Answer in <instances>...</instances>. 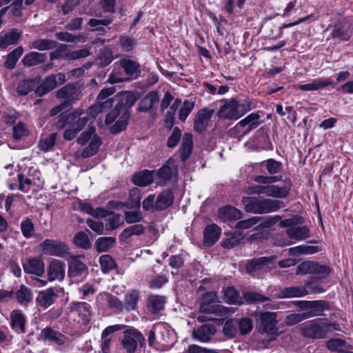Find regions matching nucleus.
Here are the masks:
<instances>
[{
	"instance_id": "nucleus-1",
	"label": "nucleus",
	"mask_w": 353,
	"mask_h": 353,
	"mask_svg": "<svg viewBox=\"0 0 353 353\" xmlns=\"http://www.w3.org/2000/svg\"><path fill=\"white\" fill-rule=\"evenodd\" d=\"M280 180H281V176L257 175L254 177V181L259 184L245 187L243 192L247 194H265L271 197L285 198L288 194V190L285 187L272 185L273 183Z\"/></svg>"
},
{
	"instance_id": "nucleus-2",
	"label": "nucleus",
	"mask_w": 353,
	"mask_h": 353,
	"mask_svg": "<svg viewBox=\"0 0 353 353\" xmlns=\"http://www.w3.org/2000/svg\"><path fill=\"white\" fill-rule=\"evenodd\" d=\"M99 113L91 112V106L85 111L81 108L74 110L67 116L68 127L63 132V138L67 141L74 139L87 125L92 123Z\"/></svg>"
},
{
	"instance_id": "nucleus-3",
	"label": "nucleus",
	"mask_w": 353,
	"mask_h": 353,
	"mask_svg": "<svg viewBox=\"0 0 353 353\" xmlns=\"http://www.w3.org/2000/svg\"><path fill=\"white\" fill-rule=\"evenodd\" d=\"M253 108H254L253 103L248 99L242 100L231 99L225 101L224 104L218 111L217 116L221 119L237 120Z\"/></svg>"
},
{
	"instance_id": "nucleus-4",
	"label": "nucleus",
	"mask_w": 353,
	"mask_h": 353,
	"mask_svg": "<svg viewBox=\"0 0 353 353\" xmlns=\"http://www.w3.org/2000/svg\"><path fill=\"white\" fill-rule=\"evenodd\" d=\"M245 212L253 214H268L277 211L283 203L278 200L263 197L243 196L241 200Z\"/></svg>"
},
{
	"instance_id": "nucleus-5",
	"label": "nucleus",
	"mask_w": 353,
	"mask_h": 353,
	"mask_svg": "<svg viewBox=\"0 0 353 353\" xmlns=\"http://www.w3.org/2000/svg\"><path fill=\"white\" fill-rule=\"evenodd\" d=\"M120 343L125 353H135L139 346L144 345L145 338L137 329L129 327L123 331Z\"/></svg>"
},
{
	"instance_id": "nucleus-6",
	"label": "nucleus",
	"mask_w": 353,
	"mask_h": 353,
	"mask_svg": "<svg viewBox=\"0 0 353 353\" xmlns=\"http://www.w3.org/2000/svg\"><path fill=\"white\" fill-rule=\"evenodd\" d=\"M277 314L273 312H259L257 314V328L260 333L276 334L279 331Z\"/></svg>"
},
{
	"instance_id": "nucleus-7",
	"label": "nucleus",
	"mask_w": 353,
	"mask_h": 353,
	"mask_svg": "<svg viewBox=\"0 0 353 353\" xmlns=\"http://www.w3.org/2000/svg\"><path fill=\"white\" fill-rule=\"evenodd\" d=\"M199 310L205 314H224L228 309L219 303L217 294L210 292L202 295L200 301Z\"/></svg>"
},
{
	"instance_id": "nucleus-8",
	"label": "nucleus",
	"mask_w": 353,
	"mask_h": 353,
	"mask_svg": "<svg viewBox=\"0 0 353 353\" xmlns=\"http://www.w3.org/2000/svg\"><path fill=\"white\" fill-rule=\"evenodd\" d=\"M179 172L178 165L174 161L170 159L158 170L154 171L157 183L159 185H165L173 178H176Z\"/></svg>"
},
{
	"instance_id": "nucleus-9",
	"label": "nucleus",
	"mask_w": 353,
	"mask_h": 353,
	"mask_svg": "<svg viewBox=\"0 0 353 353\" xmlns=\"http://www.w3.org/2000/svg\"><path fill=\"white\" fill-rule=\"evenodd\" d=\"M300 332L304 337L321 339L326 337L325 327L323 322L316 320L309 321L303 323L300 327Z\"/></svg>"
},
{
	"instance_id": "nucleus-10",
	"label": "nucleus",
	"mask_w": 353,
	"mask_h": 353,
	"mask_svg": "<svg viewBox=\"0 0 353 353\" xmlns=\"http://www.w3.org/2000/svg\"><path fill=\"white\" fill-rule=\"evenodd\" d=\"M137 98L133 94H127L119 97L117 105L121 109L122 114L121 121L117 124L119 130H124L128 125L130 117V109L136 103Z\"/></svg>"
},
{
	"instance_id": "nucleus-11",
	"label": "nucleus",
	"mask_w": 353,
	"mask_h": 353,
	"mask_svg": "<svg viewBox=\"0 0 353 353\" xmlns=\"http://www.w3.org/2000/svg\"><path fill=\"white\" fill-rule=\"evenodd\" d=\"M65 81V76L63 73L59 72L57 74L48 75L37 87L34 93L38 97H42L54 90L58 84H63Z\"/></svg>"
},
{
	"instance_id": "nucleus-12",
	"label": "nucleus",
	"mask_w": 353,
	"mask_h": 353,
	"mask_svg": "<svg viewBox=\"0 0 353 353\" xmlns=\"http://www.w3.org/2000/svg\"><path fill=\"white\" fill-rule=\"evenodd\" d=\"M87 212L94 217H106V228L109 230H113L119 228L120 225L123 223V219L121 215L116 214L114 212L108 213V212L102 208H98L94 209L90 206H88Z\"/></svg>"
},
{
	"instance_id": "nucleus-13",
	"label": "nucleus",
	"mask_w": 353,
	"mask_h": 353,
	"mask_svg": "<svg viewBox=\"0 0 353 353\" xmlns=\"http://www.w3.org/2000/svg\"><path fill=\"white\" fill-rule=\"evenodd\" d=\"M56 97L64 100L63 105L68 106L80 99L81 92L76 85L68 83L57 91Z\"/></svg>"
},
{
	"instance_id": "nucleus-14",
	"label": "nucleus",
	"mask_w": 353,
	"mask_h": 353,
	"mask_svg": "<svg viewBox=\"0 0 353 353\" xmlns=\"http://www.w3.org/2000/svg\"><path fill=\"white\" fill-rule=\"evenodd\" d=\"M39 251L46 255L63 256L67 252V246L63 243L53 239H46L38 245Z\"/></svg>"
},
{
	"instance_id": "nucleus-15",
	"label": "nucleus",
	"mask_w": 353,
	"mask_h": 353,
	"mask_svg": "<svg viewBox=\"0 0 353 353\" xmlns=\"http://www.w3.org/2000/svg\"><path fill=\"white\" fill-rule=\"evenodd\" d=\"M115 92L114 88H107L103 89L97 97V102L91 106V112L96 111L100 113L107 110L113 106L114 100L109 98Z\"/></svg>"
},
{
	"instance_id": "nucleus-16",
	"label": "nucleus",
	"mask_w": 353,
	"mask_h": 353,
	"mask_svg": "<svg viewBox=\"0 0 353 353\" xmlns=\"http://www.w3.org/2000/svg\"><path fill=\"white\" fill-rule=\"evenodd\" d=\"M214 113V109L208 108L199 110L195 114L194 120V130L198 133L204 132Z\"/></svg>"
},
{
	"instance_id": "nucleus-17",
	"label": "nucleus",
	"mask_w": 353,
	"mask_h": 353,
	"mask_svg": "<svg viewBox=\"0 0 353 353\" xmlns=\"http://www.w3.org/2000/svg\"><path fill=\"white\" fill-rule=\"evenodd\" d=\"M65 264L58 259H52L47 268V275L49 281H61L65 278Z\"/></svg>"
},
{
	"instance_id": "nucleus-18",
	"label": "nucleus",
	"mask_w": 353,
	"mask_h": 353,
	"mask_svg": "<svg viewBox=\"0 0 353 353\" xmlns=\"http://www.w3.org/2000/svg\"><path fill=\"white\" fill-rule=\"evenodd\" d=\"M159 102V92L157 90L150 91L141 99L137 110L140 112H152Z\"/></svg>"
},
{
	"instance_id": "nucleus-19",
	"label": "nucleus",
	"mask_w": 353,
	"mask_h": 353,
	"mask_svg": "<svg viewBox=\"0 0 353 353\" xmlns=\"http://www.w3.org/2000/svg\"><path fill=\"white\" fill-rule=\"evenodd\" d=\"M59 295L52 288H48L39 292L36 303L37 305L46 309L52 305L58 299Z\"/></svg>"
},
{
	"instance_id": "nucleus-20",
	"label": "nucleus",
	"mask_w": 353,
	"mask_h": 353,
	"mask_svg": "<svg viewBox=\"0 0 353 353\" xmlns=\"http://www.w3.org/2000/svg\"><path fill=\"white\" fill-rule=\"evenodd\" d=\"M23 268L26 273L34 274L37 276H41L45 272L44 263L38 257L28 259L23 264Z\"/></svg>"
},
{
	"instance_id": "nucleus-21",
	"label": "nucleus",
	"mask_w": 353,
	"mask_h": 353,
	"mask_svg": "<svg viewBox=\"0 0 353 353\" xmlns=\"http://www.w3.org/2000/svg\"><path fill=\"white\" fill-rule=\"evenodd\" d=\"M221 229L216 224L208 225L203 230V245L212 247L219 240Z\"/></svg>"
},
{
	"instance_id": "nucleus-22",
	"label": "nucleus",
	"mask_w": 353,
	"mask_h": 353,
	"mask_svg": "<svg viewBox=\"0 0 353 353\" xmlns=\"http://www.w3.org/2000/svg\"><path fill=\"white\" fill-rule=\"evenodd\" d=\"M41 336L43 340L53 342L58 345H64L68 340L66 336L50 327L43 329L41 332Z\"/></svg>"
},
{
	"instance_id": "nucleus-23",
	"label": "nucleus",
	"mask_w": 353,
	"mask_h": 353,
	"mask_svg": "<svg viewBox=\"0 0 353 353\" xmlns=\"http://www.w3.org/2000/svg\"><path fill=\"white\" fill-rule=\"evenodd\" d=\"M26 317L21 310H14L11 312L10 325L14 331L21 334L26 333Z\"/></svg>"
},
{
	"instance_id": "nucleus-24",
	"label": "nucleus",
	"mask_w": 353,
	"mask_h": 353,
	"mask_svg": "<svg viewBox=\"0 0 353 353\" xmlns=\"http://www.w3.org/2000/svg\"><path fill=\"white\" fill-rule=\"evenodd\" d=\"M216 332V327L214 325L205 324L193 331L192 336L201 342L209 341Z\"/></svg>"
},
{
	"instance_id": "nucleus-25",
	"label": "nucleus",
	"mask_w": 353,
	"mask_h": 353,
	"mask_svg": "<svg viewBox=\"0 0 353 353\" xmlns=\"http://www.w3.org/2000/svg\"><path fill=\"white\" fill-rule=\"evenodd\" d=\"M275 259V256H261L248 261L245 268L248 273H252L260 270L265 266L271 264Z\"/></svg>"
},
{
	"instance_id": "nucleus-26",
	"label": "nucleus",
	"mask_w": 353,
	"mask_h": 353,
	"mask_svg": "<svg viewBox=\"0 0 353 353\" xmlns=\"http://www.w3.org/2000/svg\"><path fill=\"white\" fill-rule=\"evenodd\" d=\"M88 270L87 266L79 257H72L68 263V276L78 277L85 274Z\"/></svg>"
},
{
	"instance_id": "nucleus-27",
	"label": "nucleus",
	"mask_w": 353,
	"mask_h": 353,
	"mask_svg": "<svg viewBox=\"0 0 353 353\" xmlns=\"http://www.w3.org/2000/svg\"><path fill=\"white\" fill-rule=\"evenodd\" d=\"M40 79L38 77L26 78L19 81L17 92L20 96H26L32 92L39 83Z\"/></svg>"
},
{
	"instance_id": "nucleus-28",
	"label": "nucleus",
	"mask_w": 353,
	"mask_h": 353,
	"mask_svg": "<svg viewBox=\"0 0 353 353\" xmlns=\"http://www.w3.org/2000/svg\"><path fill=\"white\" fill-rule=\"evenodd\" d=\"M260 115L257 112H252L248 114L246 117L241 120L236 127L245 128L243 132L244 134H248L252 130L256 128L260 125Z\"/></svg>"
},
{
	"instance_id": "nucleus-29",
	"label": "nucleus",
	"mask_w": 353,
	"mask_h": 353,
	"mask_svg": "<svg viewBox=\"0 0 353 353\" xmlns=\"http://www.w3.org/2000/svg\"><path fill=\"white\" fill-rule=\"evenodd\" d=\"M241 215L242 212L239 210L230 205L223 207L218 211V216L223 222L238 220Z\"/></svg>"
},
{
	"instance_id": "nucleus-30",
	"label": "nucleus",
	"mask_w": 353,
	"mask_h": 353,
	"mask_svg": "<svg viewBox=\"0 0 353 353\" xmlns=\"http://www.w3.org/2000/svg\"><path fill=\"white\" fill-rule=\"evenodd\" d=\"M308 294L307 290L303 286H290L281 290L277 295L279 299H288L293 297H302Z\"/></svg>"
},
{
	"instance_id": "nucleus-31",
	"label": "nucleus",
	"mask_w": 353,
	"mask_h": 353,
	"mask_svg": "<svg viewBox=\"0 0 353 353\" xmlns=\"http://www.w3.org/2000/svg\"><path fill=\"white\" fill-rule=\"evenodd\" d=\"M47 54L36 51L30 52L22 59L21 63L26 67H32L44 63L47 60Z\"/></svg>"
},
{
	"instance_id": "nucleus-32",
	"label": "nucleus",
	"mask_w": 353,
	"mask_h": 353,
	"mask_svg": "<svg viewBox=\"0 0 353 353\" xmlns=\"http://www.w3.org/2000/svg\"><path fill=\"white\" fill-rule=\"evenodd\" d=\"M331 85H334V83L330 78L320 77L313 79L310 83L301 85L300 89L303 91H316Z\"/></svg>"
},
{
	"instance_id": "nucleus-33",
	"label": "nucleus",
	"mask_w": 353,
	"mask_h": 353,
	"mask_svg": "<svg viewBox=\"0 0 353 353\" xmlns=\"http://www.w3.org/2000/svg\"><path fill=\"white\" fill-rule=\"evenodd\" d=\"M165 301V296L153 294L149 296L147 301L148 311L152 314H158L164 309Z\"/></svg>"
},
{
	"instance_id": "nucleus-34",
	"label": "nucleus",
	"mask_w": 353,
	"mask_h": 353,
	"mask_svg": "<svg viewBox=\"0 0 353 353\" xmlns=\"http://www.w3.org/2000/svg\"><path fill=\"white\" fill-rule=\"evenodd\" d=\"M286 234L290 239L296 241L304 240L310 236V231L306 225H297V224L287 229Z\"/></svg>"
},
{
	"instance_id": "nucleus-35",
	"label": "nucleus",
	"mask_w": 353,
	"mask_h": 353,
	"mask_svg": "<svg viewBox=\"0 0 353 353\" xmlns=\"http://www.w3.org/2000/svg\"><path fill=\"white\" fill-rule=\"evenodd\" d=\"M174 200V195L170 190H165L159 194L155 201L157 210H163L170 206Z\"/></svg>"
},
{
	"instance_id": "nucleus-36",
	"label": "nucleus",
	"mask_w": 353,
	"mask_h": 353,
	"mask_svg": "<svg viewBox=\"0 0 353 353\" xmlns=\"http://www.w3.org/2000/svg\"><path fill=\"white\" fill-rule=\"evenodd\" d=\"M14 296L17 301L23 305H27L33 299V293L32 290L25 285H21L14 292Z\"/></svg>"
},
{
	"instance_id": "nucleus-37",
	"label": "nucleus",
	"mask_w": 353,
	"mask_h": 353,
	"mask_svg": "<svg viewBox=\"0 0 353 353\" xmlns=\"http://www.w3.org/2000/svg\"><path fill=\"white\" fill-rule=\"evenodd\" d=\"M72 310L81 317L84 324H87L91 316V306L85 302H77L72 303Z\"/></svg>"
},
{
	"instance_id": "nucleus-38",
	"label": "nucleus",
	"mask_w": 353,
	"mask_h": 353,
	"mask_svg": "<svg viewBox=\"0 0 353 353\" xmlns=\"http://www.w3.org/2000/svg\"><path fill=\"white\" fill-rule=\"evenodd\" d=\"M328 308V304L325 301H311L308 311L304 312L306 319L319 316Z\"/></svg>"
},
{
	"instance_id": "nucleus-39",
	"label": "nucleus",
	"mask_w": 353,
	"mask_h": 353,
	"mask_svg": "<svg viewBox=\"0 0 353 353\" xmlns=\"http://www.w3.org/2000/svg\"><path fill=\"white\" fill-rule=\"evenodd\" d=\"M121 117L122 114L121 113V109L119 108L117 105H116L114 108L107 114L105 118L106 124H110L115 121V123L112 125L110 128V130L112 133L116 134L123 130H119V126L117 125L119 123V121H121L120 119L121 118Z\"/></svg>"
},
{
	"instance_id": "nucleus-40",
	"label": "nucleus",
	"mask_w": 353,
	"mask_h": 353,
	"mask_svg": "<svg viewBox=\"0 0 353 353\" xmlns=\"http://www.w3.org/2000/svg\"><path fill=\"white\" fill-rule=\"evenodd\" d=\"M154 171L145 170L134 174L132 178L133 183L139 186H147L151 184L154 180Z\"/></svg>"
},
{
	"instance_id": "nucleus-41",
	"label": "nucleus",
	"mask_w": 353,
	"mask_h": 353,
	"mask_svg": "<svg viewBox=\"0 0 353 353\" xmlns=\"http://www.w3.org/2000/svg\"><path fill=\"white\" fill-rule=\"evenodd\" d=\"M101 145V140L99 136L94 134L87 147H85L81 153L82 158H88L94 156L98 151Z\"/></svg>"
},
{
	"instance_id": "nucleus-42",
	"label": "nucleus",
	"mask_w": 353,
	"mask_h": 353,
	"mask_svg": "<svg viewBox=\"0 0 353 353\" xmlns=\"http://www.w3.org/2000/svg\"><path fill=\"white\" fill-rule=\"evenodd\" d=\"M145 228L141 224H134L126 228L119 235V239L122 241L126 242L129 238L136 235L139 236L144 233Z\"/></svg>"
},
{
	"instance_id": "nucleus-43",
	"label": "nucleus",
	"mask_w": 353,
	"mask_h": 353,
	"mask_svg": "<svg viewBox=\"0 0 353 353\" xmlns=\"http://www.w3.org/2000/svg\"><path fill=\"white\" fill-rule=\"evenodd\" d=\"M192 135L190 133H185L180 147L181 159L185 161L192 152Z\"/></svg>"
},
{
	"instance_id": "nucleus-44",
	"label": "nucleus",
	"mask_w": 353,
	"mask_h": 353,
	"mask_svg": "<svg viewBox=\"0 0 353 353\" xmlns=\"http://www.w3.org/2000/svg\"><path fill=\"white\" fill-rule=\"evenodd\" d=\"M224 301L229 304L241 305L243 303L239 292L233 287H227L223 290Z\"/></svg>"
},
{
	"instance_id": "nucleus-45",
	"label": "nucleus",
	"mask_w": 353,
	"mask_h": 353,
	"mask_svg": "<svg viewBox=\"0 0 353 353\" xmlns=\"http://www.w3.org/2000/svg\"><path fill=\"white\" fill-rule=\"evenodd\" d=\"M57 42L48 39H38L33 41L31 48L39 51L50 50L57 46Z\"/></svg>"
},
{
	"instance_id": "nucleus-46",
	"label": "nucleus",
	"mask_w": 353,
	"mask_h": 353,
	"mask_svg": "<svg viewBox=\"0 0 353 353\" xmlns=\"http://www.w3.org/2000/svg\"><path fill=\"white\" fill-rule=\"evenodd\" d=\"M116 238L113 236H103L99 238L95 243L96 250L98 252H106L113 247Z\"/></svg>"
},
{
	"instance_id": "nucleus-47",
	"label": "nucleus",
	"mask_w": 353,
	"mask_h": 353,
	"mask_svg": "<svg viewBox=\"0 0 353 353\" xmlns=\"http://www.w3.org/2000/svg\"><path fill=\"white\" fill-rule=\"evenodd\" d=\"M19 38L20 34L14 30L3 35L0 34V48H6L10 45L15 44Z\"/></svg>"
},
{
	"instance_id": "nucleus-48",
	"label": "nucleus",
	"mask_w": 353,
	"mask_h": 353,
	"mask_svg": "<svg viewBox=\"0 0 353 353\" xmlns=\"http://www.w3.org/2000/svg\"><path fill=\"white\" fill-rule=\"evenodd\" d=\"M331 36L341 41H348L351 37V32L343 24L339 23L334 26Z\"/></svg>"
},
{
	"instance_id": "nucleus-49",
	"label": "nucleus",
	"mask_w": 353,
	"mask_h": 353,
	"mask_svg": "<svg viewBox=\"0 0 353 353\" xmlns=\"http://www.w3.org/2000/svg\"><path fill=\"white\" fill-rule=\"evenodd\" d=\"M99 263L101 271L104 273H108L117 268V263L114 259L109 254H103L99 258Z\"/></svg>"
},
{
	"instance_id": "nucleus-50",
	"label": "nucleus",
	"mask_w": 353,
	"mask_h": 353,
	"mask_svg": "<svg viewBox=\"0 0 353 353\" xmlns=\"http://www.w3.org/2000/svg\"><path fill=\"white\" fill-rule=\"evenodd\" d=\"M120 65L128 75H134L139 71V64L129 59H123L119 61Z\"/></svg>"
},
{
	"instance_id": "nucleus-51",
	"label": "nucleus",
	"mask_w": 353,
	"mask_h": 353,
	"mask_svg": "<svg viewBox=\"0 0 353 353\" xmlns=\"http://www.w3.org/2000/svg\"><path fill=\"white\" fill-rule=\"evenodd\" d=\"M139 299V292L137 290H131L125 296L124 308L128 311L134 310L136 309L137 301Z\"/></svg>"
},
{
	"instance_id": "nucleus-52",
	"label": "nucleus",
	"mask_w": 353,
	"mask_h": 353,
	"mask_svg": "<svg viewBox=\"0 0 353 353\" xmlns=\"http://www.w3.org/2000/svg\"><path fill=\"white\" fill-rule=\"evenodd\" d=\"M29 135V130L26 125L22 122H19L12 127V137L14 140H22Z\"/></svg>"
},
{
	"instance_id": "nucleus-53",
	"label": "nucleus",
	"mask_w": 353,
	"mask_h": 353,
	"mask_svg": "<svg viewBox=\"0 0 353 353\" xmlns=\"http://www.w3.org/2000/svg\"><path fill=\"white\" fill-rule=\"evenodd\" d=\"M113 60L112 52L110 48H104L99 52L97 63L102 67L109 65Z\"/></svg>"
},
{
	"instance_id": "nucleus-54",
	"label": "nucleus",
	"mask_w": 353,
	"mask_h": 353,
	"mask_svg": "<svg viewBox=\"0 0 353 353\" xmlns=\"http://www.w3.org/2000/svg\"><path fill=\"white\" fill-rule=\"evenodd\" d=\"M195 107V101L185 100L179 111V119L184 122Z\"/></svg>"
},
{
	"instance_id": "nucleus-55",
	"label": "nucleus",
	"mask_w": 353,
	"mask_h": 353,
	"mask_svg": "<svg viewBox=\"0 0 353 353\" xmlns=\"http://www.w3.org/2000/svg\"><path fill=\"white\" fill-rule=\"evenodd\" d=\"M345 345V341L341 339H330L327 343V348L331 352H337V353H345L350 351H344L343 348Z\"/></svg>"
},
{
	"instance_id": "nucleus-56",
	"label": "nucleus",
	"mask_w": 353,
	"mask_h": 353,
	"mask_svg": "<svg viewBox=\"0 0 353 353\" xmlns=\"http://www.w3.org/2000/svg\"><path fill=\"white\" fill-rule=\"evenodd\" d=\"M57 137V133H52L48 137L41 139L39 142L40 149L45 152L51 150L55 144Z\"/></svg>"
},
{
	"instance_id": "nucleus-57",
	"label": "nucleus",
	"mask_w": 353,
	"mask_h": 353,
	"mask_svg": "<svg viewBox=\"0 0 353 353\" xmlns=\"http://www.w3.org/2000/svg\"><path fill=\"white\" fill-rule=\"evenodd\" d=\"M244 299L248 303H264L270 301L269 297L255 292H248L245 293Z\"/></svg>"
},
{
	"instance_id": "nucleus-58",
	"label": "nucleus",
	"mask_w": 353,
	"mask_h": 353,
	"mask_svg": "<svg viewBox=\"0 0 353 353\" xmlns=\"http://www.w3.org/2000/svg\"><path fill=\"white\" fill-rule=\"evenodd\" d=\"M21 231L22 234L26 239L32 237L34 234V225L32 221L27 218L21 223Z\"/></svg>"
},
{
	"instance_id": "nucleus-59",
	"label": "nucleus",
	"mask_w": 353,
	"mask_h": 353,
	"mask_svg": "<svg viewBox=\"0 0 353 353\" xmlns=\"http://www.w3.org/2000/svg\"><path fill=\"white\" fill-rule=\"evenodd\" d=\"M90 55L89 49L82 48L77 50L68 52L64 54L63 58L68 60H75L86 58Z\"/></svg>"
},
{
	"instance_id": "nucleus-60",
	"label": "nucleus",
	"mask_w": 353,
	"mask_h": 353,
	"mask_svg": "<svg viewBox=\"0 0 353 353\" xmlns=\"http://www.w3.org/2000/svg\"><path fill=\"white\" fill-rule=\"evenodd\" d=\"M73 241L74 243L77 247L83 249H89L90 248H91V243L90 242L88 235L83 232H78L74 236Z\"/></svg>"
},
{
	"instance_id": "nucleus-61",
	"label": "nucleus",
	"mask_w": 353,
	"mask_h": 353,
	"mask_svg": "<svg viewBox=\"0 0 353 353\" xmlns=\"http://www.w3.org/2000/svg\"><path fill=\"white\" fill-rule=\"evenodd\" d=\"M112 22V20L110 18L104 19H90L88 23L93 28V31H103L104 30L103 26H107Z\"/></svg>"
},
{
	"instance_id": "nucleus-62",
	"label": "nucleus",
	"mask_w": 353,
	"mask_h": 353,
	"mask_svg": "<svg viewBox=\"0 0 353 353\" xmlns=\"http://www.w3.org/2000/svg\"><path fill=\"white\" fill-rule=\"evenodd\" d=\"M125 220L127 223H135L142 221L143 216L140 210L126 211L124 213Z\"/></svg>"
},
{
	"instance_id": "nucleus-63",
	"label": "nucleus",
	"mask_w": 353,
	"mask_h": 353,
	"mask_svg": "<svg viewBox=\"0 0 353 353\" xmlns=\"http://www.w3.org/2000/svg\"><path fill=\"white\" fill-rule=\"evenodd\" d=\"M265 166L270 174L279 173L282 170V163L273 159H269L264 162Z\"/></svg>"
},
{
	"instance_id": "nucleus-64",
	"label": "nucleus",
	"mask_w": 353,
	"mask_h": 353,
	"mask_svg": "<svg viewBox=\"0 0 353 353\" xmlns=\"http://www.w3.org/2000/svg\"><path fill=\"white\" fill-rule=\"evenodd\" d=\"M17 178L19 181L18 188L23 192H28L31 185L33 184L32 180L30 178L26 177L24 174L21 173L18 174Z\"/></svg>"
}]
</instances>
